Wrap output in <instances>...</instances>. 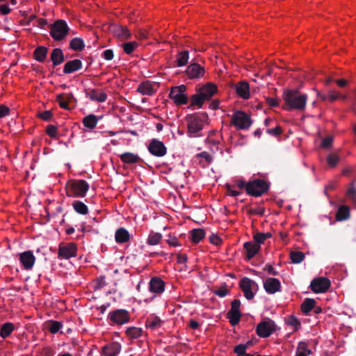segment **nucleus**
<instances>
[{"mask_svg":"<svg viewBox=\"0 0 356 356\" xmlns=\"http://www.w3.org/2000/svg\"><path fill=\"white\" fill-rule=\"evenodd\" d=\"M186 73L191 79L202 78L205 73L204 68L196 63H191L186 68Z\"/></svg>","mask_w":356,"mask_h":356,"instance_id":"2eb2a0df","label":"nucleus"},{"mask_svg":"<svg viewBox=\"0 0 356 356\" xmlns=\"http://www.w3.org/2000/svg\"><path fill=\"white\" fill-rule=\"evenodd\" d=\"M15 330V325L13 323L8 322L3 323L0 329V336L3 339L8 337Z\"/></svg>","mask_w":356,"mask_h":356,"instance_id":"f704fd0d","label":"nucleus"},{"mask_svg":"<svg viewBox=\"0 0 356 356\" xmlns=\"http://www.w3.org/2000/svg\"><path fill=\"white\" fill-rule=\"evenodd\" d=\"M149 289L152 293H161L165 289V282L160 277H152L149 283Z\"/></svg>","mask_w":356,"mask_h":356,"instance_id":"aec40b11","label":"nucleus"},{"mask_svg":"<svg viewBox=\"0 0 356 356\" xmlns=\"http://www.w3.org/2000/svg\"><path fill=\"white\" fill-rule=\"evenodd\" d=\"M282 132V129L280 126L277 125L273 129H268L266 130V133L273 136H280Z\"/></svg>","mask_w":356,"mask_h":356,"instance_id":"13d9d810","label":"nucleus"},{"mask_svg":"<svg viewBox=\"0 0 356 356\" xmlns=\"http://www.w3.org/2000/svg\"><path fill=\"white\" fill-rule=\"evenodd\" d=\"M253 238L254 241V243L260 245L265 241L264 233L257 232L254 235Z\"/></svg>","mask_w":356,"mask_h":356,"instance_id":"4d7b16f0","label":"nucleus"},{"mask_svg":"<svg viewBox=\"0 0 356 356\" xmlns=\"http://www.w3.org/2000/svg\"><path fill=\"white\" fill-rule=\"evenodd\" d=\"M197 91L203 96L206 101H209L217 92L218 88L216 85L212 83H207L197 89Z\"/></svg>","mask_w":356,"mask_h":356,"instance_id":"6ab92c4d","label":"nucleus"},{"mask_svg":"<svg viewBox=\"0 0 356 356\" xmlns=\"http://www.w3.org/2000/svg\"><path fill=\"white\" fill-rule=\"evenodd\" d=\"M347 198L356 206V188H348L346 193Z\"/></svg>","mask_w":356,"mask_h":356,"instance_id":"603ef678","label":"nucleus"},{"mask_svg":"<svg viewBox=\"0 0 356 356\" xmlns=\"http://www.w3.org/2000/svg\"><path fill=\"white\" fill-rule=\"evenodd\" d=\"M350 217V209L346 205L340 206L336 213V219L338 221L346 220Z\"/></svg>","mask_w":356,"mask_h":356,"instance_id":"473e14b6","label":"nucleus"},{"mask_svg":"<svg viewBox=\"0 0 356 356\" xmlns=\"http://www.w3.org/2000/svg\"><path fill=\"white\" fill-rule=\"evenodd\" d=\"M38 115L40 119L44 121H49L53 117V113L51 111H44L42 113H38Z\"/></svg>","mask_w":356,"mask_h":356,"instance_id":"bf43d9fd","label":"nucleus"},{"mask_svg":"<svg viewBox=\"0 0 356 356\" xmlns=\"http://www.w3.org/2000/svg\"><path fill=\"white\" fill-rule=\"evenodd\" d=\"M191 240L194 243H198L205 237V232L203 229H193L191 231Z\"/></svg>","mask_w":356,"mask_h":356,"instance_id":"72a5a7b5","label":"nucleus"},{"mask_svg":"<svg viewBox=\"0 0 356 356\" xmlns=\"http://www.w3.org/2000/svg\"><path fill=\"white\" fill-rule=\"evenodd\" d=\"M163 321L157 316L154 314L149 315L145 321V327L152 330L159 329L163 325Z\"/></svg>","mask_w":356,"mask_h":356,"instance_id":"a878e982","label":"nucleus"},{"mask_svg":"<svg viewBox=\"0 0 356 356\" xmlns=\"http://www.w3.org/2000/svg\"><path fill=\"white\" fill-rule=\"evenodd\" d=\"M312 353V350L308 348V344L305 341H300L297 347L296 356H307Z\"/></svg>","mask_w":356,"mask_h":356,"instance_id":"58836bf2","label":"nucleus"},{"mask_svg":"<svg viewBox=\"0 0 356 356\" xmlns=\"http://www.w3.org/2000/svg\"><path fill=\"white\" fill-rule=\"evenodd\" d=\"M86 96L90 100L97 102H104L107 99V95L99 89H85Z\"/></svg>","mask_w":356,"mask_h":356,"instance_id":"a211bd4d","label":"nucleus"},{"mask_svg":"<svg viewBox=\"0 0 356 356\" xmlns=\"http://www.w3.org/2000/svg\"><path fill=\"white\" fill-rule=\"evenodd\" d=\"M229 292L230 291L228 289L227 284L224 282L218 289L213 291V293L218 297L223 298L229 294Z\"/></svg>","mask_w":356,"mask_h":356,"instance_id":"49530a36","label":"nucleus"},{"mask_svg":"<svg viewBox=\"0 0 356 356\" xmlns=\"http://www.w3.org/2000/svg\"><path fill=\"white\" fill-rule=\"evenodd\" d=\"M290 259L293 264H300L305 259V254L300 251H293L290 253Z\"/></svg>","mask_w":356,"mask_h":356,"instance_id":"a18cd8bd","label":"nucleus"},{"mask_svg":"<svg viewBox=\"0 0 356 356\" xmlns=\"http://www.w3.org/2000/svg\"><path fill=\"white\" fill-rule=\"evenodd\" d=\"M189 59V52L188 51H179L177 58V65L182 67L187 64Z\"/></svg>","mask_w":356,"mask_h":356,"instance_id":"37998d69","label":"nucleus"},{"mask_svg":"<svg viewBox=\"0 0 356 356\" xmlns=\"http://www.w3.org/2000/svg\"><path fill=\"white\" fill-rule=\"evenodd\" d=\"M316 300L312 298H306L301 305V311L305 314H308L315 308Z\"/></svg>","mask_w":356,"mask_h":356,"instance_id":"e433bc0d","label":"nucleus"},{"mask_svg":"<svg viewBox=\"0 0 356 356\" xmlns=\"http://www.w3.org/2000/svg\"><path fill=\"white\" fill-rule=\"evenodd\" d=\"M250 345L251 341H248L246 344H238L234 347V352L238 354V356H243Z\"/></svg>","mask_w":356,"mask_h":356,"instance_id":"09e8293b","label":"nucleus"},{"mask_svg":"<svg viewBox=\"0 0 356 356\" xmlns=\"http://www.w3.org/2000/svg\"><path fill=\"white\" fill-rule=\"evenodd\" d=\"M283 99L286 104L284 109L287 111L292 109L302 111L306 106L307 95L301 94L297 90H284Z\"/></svg>","mask_w":356,"mask_h":356,"instance_id":"f257e3e1","label":"nucleus"},{"mask_svg":"<svg viewBox=\"0 0 356 356\" xmlns=\"http://www.w3.org/2000/svg\"><path fill=\"white\" fill-rule=\"evenodd\" d=\"M77 247L74 243H70L67 244H60L58 251V255L59 258L62 259H70L76 255Z\"/></svg>","mask_w":356,"mask_h":356,"instance_id":"4468645a","label":"nucleus"},{"mask_svg":"<svg viewBox=\"0 0 356 356\" xmlns=\"http://www.w3.org/2000/svg\"><path fill=\"white\" fill-rule=\"evenodd\" d=\"M252 123L250 115L241 111H236L232 117L231 124L238 129H248Z\"/></svg>","mask_w":356,"mask_h":356,"instance_id":"423d86ee","label":"nucleus"},{"mask_svg":"<svg viewBox=\"0 0 356 356\" xmlns=\"http://www.w3.org/2000/svg\"><path fill=\"white\" fill-rule=\"evenodd\" d=\"M333 137L327 136L321 141V147L323 149H329L332 147L333 143Z\"/></svg>","mask_w":356,"mask_h":356,"instance_id":"6e6d98bb","label":"nucleus"},{"mask_svg":"<svg viewBox=\"0 0 356 356\" xmlns=\"http://www.w3.org/2000/svg\"><path fill=\"white\" fill-rule=\"evenodd\" d=\"M340 98V93L335 90H330L328 92V100L333 102Z\"/></svg>","mask_w":356,"mask_h":356,"instance_id":"052dcab7","label":"nucleus"},{"mask_svg":"<svg viewBox=\"0 0 356 356\" xmlns=\"http://www.w3.org/2000/svg\"><path fill=\"white\" fill-rule=\"evenodd\" d=\"M241 301L238 299L234 300L231 303V309L227 314V318L232 326L236 325L242 316L240 311Z\"/></svg>","mask_w":356,"mask_h":356,"instance_id":"9d476101","label":"nucleus"},{"mask_svg":"<svg viewBox=\"0 0 356 356\" xmlns=\"http://www.w3.org/2000/svg\"><path fill=\"white\" fill-rule=\"evenodd\" d=\"M85 47L84 41L81 38H74L70 42V48L74 51H82Z\"/></svg>","mask_w":356,"mask_h":356,"instance_id":"a19ab883","label":"nucleus"},{"mask_svg":"<svg viewBox=\"0 0 356 356\" xmlns=\"http://www.w3.org/2000/svg\"><path fill=\"white\" fill-rule=\"evenodd\" d=\"M74 211L81 215H86L88 213V207L81 201L75 200L72 204Z\"/></svg>","mask_w":356,"mask_h":356,"instance_id":"79ce46f5","label":"nucleus"},{"mask_svg":"<svg viewBox=\"0 0 356 356\" xmlns=\"http://www.w3.org/2000/svg\"><path fill=\"white\" fill-rule=\"evenodd\" d=\"M143 334L142 328L137 327H129L126 330L127 336L131 339H136Z\"/></svg>","mask_w":356,"mask_h":356,"instance_id":"4c0bfd02","label":"nucleus"},{"mask_svg":"<svg viewBox=\"0 0 356 356\" xmlns=\"http://www.w3.org/2000/svg\"><path fill=\"white\" fill-rule=\"evenodd\" d=\"M206 102L203 96L197 92V93L193 95L191 97V104L189 107L197 106L202 108L204 103Z\"/></svg>","mask_w":356,"mask_h":356,"instance_id":"ea45409f","label":"nucleus"},{"mask_svg":"<svg viewBox=\"0 0 356 356\" xmlns=\"http://www.w3.org/2000/svg\"><path fill=\"white\" fill-rule=\"evenodd\" d=\"M47 53V47L44 46H39L33 51V58L37 61L42 63L45 60Z\"/></svg>","mask_w":356,"mask_h":356,"instance_id":"2f4dec72","label":"nucleus"},{"mask_svg":"<svg viewBox=\"0 0 356 356\" xmlns=\"http://www.w3.org/2000/svg\"><path fill=\"white\" fill-rule=\"evenodd\" d=\"M62 327V323L56 321H49V330L51 333L55 334Z\"/></svg>","mask_w":356,"mask_h":356,"instance_id":"864d4df0","label":"nucleus"},{"mask_svg":"<svg viewBox=\"0 0 356 356\" xmlns=\"http://www.w3.org/2000/svg\"><path fill=\"white\" fill-rule=\"evenodd\" d=\"M162 238L160 233L151 232L147 238V244L150 245H156L159 243Z\"/></svg>","mask_w":356,"mask_h":356,"instance_id":"c03bdc74","label":"nucleus"},{"mask_svg":"<svg viewBox=\"0 0 356 356\" xmlns=\"http://www.w3.org/2000/svg\"><path fill=\"white\" fill-rule=\"evenodd\" d=\"M264 211H265L264 208L259 207L258 209H250L248 211V213L250 215L263 216L264 214Z\"/></svg>","mask_w":356,"mask_h":356,"instance_id":"e2e57ef3","label":"nucleus"},{"mask_svg":"<svg viewBox=\"0 0 356 356\" xmlns=\"http://www.w3.org/2000/svg\"><path fill=\"white\" fill-rule=\"evenodd\" d=\"M236 94L244 99L250 97V86L245 81H240L235 86Z\"/></svg>","mask_w":356,"mask_h":356,"instance_id":"5701e85b","label":"nucleus"},{"mask_svg":"<svg viewBox=\"0 0 356 356\" xmlns=\"http://www.w3.org/2000/svg\"><path fill=\"white\" fill-rule=\"evenodd\" d=\"M186 89L187 88L185 85L172 87L170 90L169 97L176 105L186 104L188 102V98L185 93Z\"/></svg>","mask_w":356,"mask_h":356,"instance_id":"0eeeda50","label":"nucleus"},{"mask_svg":"<svg viewBox=\"0 0 356 356\" xmlns=\"http://www.w3.org/2000/svg\"><path fill=\"white\" fill-rule=\"evenodd\" d=\"M138 46L136 42H129L123 44V50L127 54H131Z\"/></svg>","mask_w":356,"mask_h":356,"instance_id":"8fccbe9b","label":"nucleus"},{"mask_svg":"<svg viewBox=\"0 0 356 356\" xmlns=\"http://www.w3.org/2000/svg\"><path fill=\"white\" fill-rule=\"evenodd\" d=\"M50 58L52 61V65L54 67L60 65L65 60V56L63 50L60 48L54 49L51 53Z\"/></svg>","mask_w":356,"mask_h":356,"instance_id":"cd10ccee","label":"nucleus"},{"mask_svg":"<svg viewBox=\"0 0 356 356\" xmlns=\"http://www.w3.org/2000/svg\"><path fill=\"white\" fill-rule=\"evenodd\" d=\"M226 188H227V194L231 196L236 197L241 194L240 191L234 190L232 188V186L229 184L226 185Z\"/></svg>","mask_w":356,"mask_h":356,"instance_id":"69168bd1","label":"nucleus"},{"mask_svg":"<svg viewBox=\"0 0 356 356\" xmlns=\"http://www.w3.org/2000/svg\"><path fill=\"white\" fill-rule=\"evenodd\" d=\"M340 160L339 156L336 153H331L327 156V163L331 168L335 167Z\"/></svg>","mask_w":356,"mask_h":356,"instance_id":"de8ad7c7","label":"nucleus"},{"mask_svg":"<svg viewBox=\"0 0 356 356\" xmlns=\"http://www.w3.org/2000/svg\"><path fill=\"white\" fill-rule=\"evenodd\" d=\"M121 350V345L118 342H112L102 348V353L106 356H116Z\"/></svg>","mask_w":356,"mask_h":356,"instance_id":"4be33fe9","label":"nucleus"},{"mask_svg":"<svg viewBox=\"0 0 356 356\" xmlns=\"http://www.w3.org/2000/svg\"><path fill=\"white\" fill-rule=\"evenodd\" d=\"M239 285L246 299L251 300L254 298V293L252 289L258 287L257 284L254 281L245 277L241 280Z\"/></svg>","mask_w":356,"mask_h":356,"instance_id":"9b49d317","label":"nucleus"},{"mask_svg":"<svg viewBox=\"0 0 356 356\" xmlns=\"http://www.w3.org/2000/svg\"><path fill=\"white\" fill-rule=\"evenodd\" d=\"M130 234L127 229L124 227L118 229L115 234V239L118 243H124L129 241Z\"/></svg>","mask_w":356,"mask_h":356,"instance_id":"c756f323","label":"nucleus"},{"mask_svg":"<svg viewBox=\"0 0 356 356\" xmlns=\"http://www.w3.org/2000/svg\"><path fill=\"white\" fill-rule=\"evenodd\" d=\"M147 149L152 155L156 157H163L167 153V148L164 143L156 138L150 141Z\"/></svg>","mask_w":356,"mask_h":356,"instance_id":"f8f14e48","label":"nucleus"},{"mask_svg":"<svg viewBox=\"0 0 356 356\" xmlns=\"http://www.w3.org/2000/svg\"><path fill=\"white\" fill-rule=\"evenodd\" d=\"M47 134L51 138H56L58 137L57 127L53 124H49L46 127Z\"/></svg>","mask_w":356,"mask_h":356,"instance_id":"3c124183","label":"nucleus"},{"mask_svg":"<svg viewBox=\"0 0 356 356\" xmlns=\"http://www.w3.org/2000/svg\"><path fill=\"white\" fill-rule=\"evenodd\" d=\"M264 288L269 294H273L281 290V283L277 278L268 277L264 282Z\"/></svg>","mask_w":356,"mask_h":356,"instance_id":"f3484780","label":"nucleus"},{"mask_svg":"<svg viewBox=\"0 0 356 356\" xmlns=\"http://www.w3.org/2000/svg\"><path fill=\"white\" fill-rule=\"evenodd\" d=\"M42 355L43 356H54V352L51 348L45 347L42 350Z\"/></svg>","mask_w":356,"mask_h":356,"instance_id":"774afa93","label":"nucleus"},{"mask_svg":"<svg viewBox=\"0 0 356 356\" xmlns=\"http://www.w3.org/2000/svg\"><path fill=\"white\" fill-rule=\"evenodd\" d=\"M199 157H202L205 159L207 163H211L213 160L212 156L207 152H202L197 155Z\"/></svg>","mask_w":356,"mask_h":356,"instance_id":"0e129e2a","label":"nucleus"},{"mask_svg":"<svg viewBox=\"0 0 356 356\" xmlns=\"http://www.w3.org/2000/svg\"><path fill=\"white\" fill-rule=\"evenodd\" d=\"M98 122L97 117L93 114L88 115L83 118L82 122L83 125L90 129H94Z\"/></svg>","mask_w":356,"mask_h":356,"instance_id":"c9c22d12","label":"nucleus"},{"mask_svg":"<svg viewBox=\"0 0 356 356\" xmlns=\"http://www.w3.org/2000/svg\"><path fill=\"white\" fill-rule=\"evenodd\" d=\"M269 184L264 180L256 179L247 184L246 193L252 196L259 197L268 191Z\"/></svg>","mask_w":356,"mask_h":356,"instance_id":"39448f33","label":"nucleus"},{"mask_svg":"<svg viewBox=\"0 0 356 356\" xmlns=\"http://www.w3.org/2000/svg\"><path fill=\"white\" fill-rule=\"evenodd\" d=\"M209 241L212 244L218 245L221 243L222 240H221V238L218 236H217L216 234H211L209 236Z\"/></svg>","mask_w":356,"mask_h":356,"instance_id":"338daca9","label":"nucleus"},{"mask_svg":"<svg viewBox=\"0 0 356 356\" xmlns=\"http://www.w3.org/2000/svg\"><path fill=\"white\" fill-rule=\"evenodd\" d=\"M330 286V280L323 277L315 278L310 283L311 290L316 293H325Z\"/></svg>","mask_w":356,"mask_h":356,"instance_id":"ddd939ff","label":"nucleus"},{"mask_svg":"<svg viewBox=\"0 0 356 356\" xmlns=\"http://www.w3.org/2000/svg\"><path fill=\"white\" fill-rule=\"evenodd\" d=\"M286 323L289 325L293 326L294 327V330H298L300 327L299 320L293 316H291Z\"/></svg>","mask_w":356,"mask_h":356,"instance_id":"5fc2aeb1","label":"nucleus"},{"mask_svg":"<svg viewBox=\"0 0 356 356\" xmlns=\"http://www.w3.org/2000/svg\"><path fill=\"white\" fill-rule=\"evenodd\" d=\"M243 248L246 251L247 259L250 260L259 251L261 246L252 241H248L243 244Z\"/></svg>","mask_w":356,"mask_h":356,"instance_id":"bb28decb","label":"nucleus"},{"mask_svg":"<svg viewBox=\"0 0 356 356\" xmlns=\"http://www.w3.org/2000/svg\"><path fill=\"white\" fill-rule=\"evenodd\" d=\"M187 122V131L190 137H199V134L207 124L208 115L206 113L189 114L185 117Z\"/></svg>","mask_w":356,"mask_h":356,"instance_id":"f03ea898","label":"nucleus"},{"mask_svg":"<svg viewBox=\"0 0 356 356\" xmlns=\"http://www.w3.org/2000/svg\"><path fill=\"white\" fill-rule=\"evenodd\" d=\"M111 29L113 34L121 40L128 39L131 36V33L126 26L115 24Z\"/></svg>","mask_w":356,"mask_h":356,"instance_id":"412c9836","label":"nucleus"},{"mask_svg":"<svg viewBox=\"0 0 356 356\" xmlns=\"http://www.w3.org/2000/svg\"><path fill=\"white\" fill-rule=\"evenodd\" d=\"M19 260L25 270H31L35 261V257L31 250L19 254Z\"/></svg>","mask_w":356,"mask_h":356,"instance_id":"dca6fc26","label":"nucleus"},{"mask_svg":"<svg viewBox=\"0 0 356 356\" xmlns=\"http://www.w3.org/2000/svg\"><path fill=\"white\" fill-rule=\"evenodd\" d=\"M131 318L130 313L123 309H118L109 312L108 319L112 324L122 325L129 322Z\"/></svg>","mask_w":356,"mask_h":356,"instance_id":"6e6552de","label":"nucleus"},{"mask_svg":"<svg viewBox=\"0 0 356 356\" xmlns=\"http://www.w3.org/2000/svg\"><path fill=\"white\" fill-rule=\"evenodd\" d=\"M137 91L143 95H152L156 92V90L154 89L152 84L149 81L141 83L138 86Z\"/></svg>","mask_w":356,"mask_h":356,"instance_id":"7c9ffc66","label":"nucleus"},{"mask_svg":"<svg viewBox=\"0 0 356 356\" xmlns=\"http://www.w3.org/2000/svg\"><path fill=\"white\" fill-rule=\"evenodd\" d=\"M276 330L275 322L270 319L260 322L257 327L256 332L257 335L262 338L268 337Z\"/></svg>","mask_w":356,"mask_h":356,"instance_id":"1a4fd4ad","label":"nucleus"},{"mask_svg":"<svg viewBox=\"0 0 356 356\" xmlns=\"http://www.w3.org/2000/svg\"><path fill=\"white\" fill-rule=\"evenodd\" d=\"M56 100L62 108L68 110L69 104L75 101V99L72 93H62L57 96Z\"/></svg>","mask_w":356,"mask_h":356,"instance_id":"393cba45","label":"nucleus"},{"mask_svg":"<svg viewBox=\"0 0 356 356\" xmlns=\"http://www.w3.org/2000/svg\"><path fill=\"white\" fill-rule=\"evenodd\" d=\"M82 68V62L79 59H74L65 63L63 66L64 74H72Z\"/></svg>","mask_w":356,"mask_h":356,"instance_id":"b1692460","label":"nucleus"},{"mask_svg":"<svg viewBox=\"0 0 356 356\" xmlns=\"http://www.w3.org/2000/svg\"><path fill=\"white\" fill-rule=\"evenodd\" d=\"M120 158L124 163L127 164H134L141 161L138 154L131 152H124L120 156Z\"/></svg>","mask_w":356,"mask_h":356,"instance_id":"c85d7f7f","label":"nucleus"},{"mask_svg":"<svg viewBox=\"0 0 356 356\" xmlns=\"http://www.w3.org/2000/svg\"><path fill=\"white\" fill-rule=\"evenodd\" d=\"M50 27V35L56 41H61L64 40L70 31L67 22L63 19L56 20Z\"/></svg>","mask_w":356,"mask_h":356,"instance_id":"20e7f679","label":"nucleus"},{"mask_svg":"<svg viewBox=\"0 0 356 356\" xmlns=\"http://www.w3.org/2000/svg\"><path fill=\"white\" fill-rule=\"evenodd\" d=\"M65 190L68 197H83L89 190V184L83 179H72L67 182Z\"/></svg>","mask_w":356,"mask_h":356,"instance_id":"7ed1b4c3","label":"nucleus"},{"mask_svg":"<svg viewBox=\"0 0 356 356\" xmlns=\"http://www.w3.org/2000/svg\"><path fill=\"white\" fill-rule=\"evenodd\" d=\"M102 56L106 60H111L113 58L114 53L112 49H106L102 53Z\"/></svg>","mask_w":356,"mask_h":356,"instance_id":"680f3d73","label":"nucleus"}]
</instances>
